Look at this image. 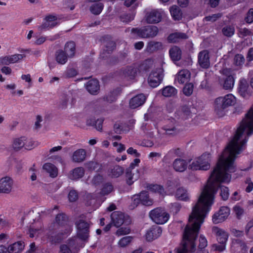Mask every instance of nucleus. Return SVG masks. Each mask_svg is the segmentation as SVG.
I'll return each instance as SVG.
<instances>
[{
  "label": "nucleus",
  "mask_w": 253,
  "mask_h": 253,
  "mask_svg": "<svg viewBox=\"0 0 253 253\" xmlns=\"http://www.w3.org/2000/svg\"><path fill=\"white\" fill-rule=\"evenodd\" d=\"M214 195H201L189 215L188 223L177 253H193L196 251L195 241L201 225L213 204Z\"/></svg>",
  "instance_id": "1"
},
{
  "label": "nucleus",
  "mask_w": 253,
  "mask_h": 253,
  "mask_svg": "<svg viewBox=\"0 0 253 253\" xmlns=\"http://www.w3.org/2000/svg\"><path fill=\"white\" fill-rule=\"evenodd\" d=\"M253 134V106L246 114L238 126V155L246 148L249 137Z\"/></svg>",
  "instance_id": "2"
},
{
  "label": "nucleus",
  "mask_w": 253,
  "mask_h": 253,
  "mask_svg": "<svg viewBox=\"0 0 253 253\" xmlns=\"http://www.w3.org/2000/svg\"><path fill=\"white\" fill-rule=\"evenodd\" d=\"M53 227L55 231L51 233L49 238L52 243L59 242L62 236L67 235L71 231V227L67 224V217L63 213L57 215Z\"/></svg>",
  "instance_id": "3"
},
{
  "label": "nucleus",
  "mask_w": 253,
  "mask_h": 253,
  "mask_svg": "<svg viewBox=\"0 0 253 253\" xmlns=\"http://www.w3.org/2000/svg\"><path fill=\"white\" fill-rule=\"evenodd\" d=\"M236 102V98L232 94H228L224 96L216 98L214 102V109L216 114L222 116L224 114V110Z\"/></svg>",
  "instance_id": "4"
},
{
  "label": "nucleus",
  "mask_w": 253,
  "mask_h": 253,
  "mask_svg": "<svg viewBox=\"0 0 253 253\" xmlns=\"http://www.w3.org/2000/svg\"><path fill=\"white\" fill-rule=\"evenodd\" d=\"M158 32V28L155 26L133 28L131 30L134 37L142 39L153 38L157 35Z\"/></svg>",
  "instance_id": "5"
},
{
  "label": "nucleus",
  "mask_w": 253,
  "mask_h": 253,
  "mask_svg": "<svg viewBox=\"0 0 253 253\" xmlns=\"http://www.w3.org/2000/svg\"><path fill=\"white\" fill-rule=\"evenodd\" d=\"M210 162V155L203 154L193 161L189 165V168L193 170H207L211 168Z\"/></svg>",
  "instance_id": "6"
},
{
  "label": "nucleus",
  "mask_w": 253,
  "mask_h": 253,
  "mask_svg": "<svg viewBox=\"0 0 253 253\" xmlns=\"http://www.w3.org/2000/svg\"><path fill=\"white\" fill-rule=\"evenodd\" d=\"M149 216L152 220L158 224H163L167 222L169 215L161 208H157L150 211Z\"/></svg>",
  "instance_id": "7"
},
{
  "label": "nucleus",
  "mask_w": 253,
  "mask_h": 253,
  "mask_svg": "<svg viewBox=\"0 0 253 253\" xmlns=\"http://www.w3.org/2000/svg\"><path fill=\"white\" fill-rule=\"evenodd\" d=\"M77 229V236L82 240L86 241L88 238L89 224L84 219V216H81L76 222Z\"/></svg>",
  "instance_id": "8"
},
{
  "label": "nucleus",
  "mask_w": 253,
  "mask_h": 253,
  "mask_svg": "<svg viewBox=\"0 0 253 253\" xmlns=\"http://www.w3.org/2000/svg\"><path fill=\"white\" fill-rule=\"evenodd\" d=\"M144 13V18L146 22L149 24H155L161 21L164 12L162 9L147 8Z\"/></svg>",
  "instance_id": "9"
},
{
  "label": "nucleus",
  "mask_w": 253,
  "mask_h": 253,
  "mask_svg": "<svg viewBox=\"0 0 253 253\" xmlns=\"http://www.w3.org/2000/svg\"><path fill=\"white\" fill-rule=\"evenodd\" d=\"M232 72V71L230 69H225L223 70V73L227 76V77L224 79H220L219 82L225 89H231L234 86L235 78L233 75L235 76L236 74H233Z\"/></svg>",
  "instance_id": "10"
},
{
  "label": "nucleus",
  "mask_w": 253,
  "mask_h": 253,
  "mask_svg": "<svg viewBox=\"0 0 253 253\" xmlns=\"http://www.w3.org/2000/svg\"><path fill=\"white\" fill-rule=\"evenodd\" d=\"M14 181L9 176L0 178V194H9L13 191Z\"/></svg>",
  "instance_id": "11"
},
{
  "label": "nucleus",
  "mask_w": 253,
  "mask_h": 253,
  "mask_svg": "<svg viewBox=\"0 0 253 253\" xmlns=\"http://www.w3.org/2000/svg\"><path fill=\"white\" fill-rule=\"evenodd\" d=\"M26 55L23 54H14L3 56L0 57V63L2 65H8L11 64L19 63L22 61Z\"/></svg>",
  "instance_id": "12"
},
{
  "label": "nucleus",
  "mask_w": 253,
  "mask_h": 253,
  "mask_svg": "<svg viewBox=\"0 0 253 253\" xmlns=\"http://www.w3.org/2000/svg\"><path fill=\"white\" fill-rule=\"evenodd\" d=\"M230 209L227 207H221L220 209L212 215V221L214 224L224 221L230 214Z\"/></svg>",
  "instance_id": "13"
},
{
  "label": "nucleus",
  "mask_w": 253,
  "mask_h": 253,
  "mask_svg": "<svg viewBox=\"0 0 253 253\" xmlns=\"http://www.w3.org/2000/svg\"><path fill=\"white\" fill-rule=\"evenodd\" d=\"M163 70L158 69L152 72L148 78L149 84L152 87H156L159 85L163 78Z\"/></svg>",
  "instance_id": "14"
},
{
  "label": "nucleus",
  "mask_w": 253,
  "mask_h": 253,
  "mask_svg": "<svg viewBox=\"0 0 253 253\" xmlns=\"http://www.w3.org/2000/svg\"><path fill=\"white\" fill-rule=\"evenodd\" d=\"M238 93L240 96L244 98H249L251 94V91L248 82L244 79H240L239 86L238 87Z\"/></svg>",
  "instance_id": "15"
},
{
  "label": "nucleus",
  "mask_w": 253,
  "mask_h": 253,
  "mask_svg": "<svg viewBox=\"0 0 253 253\" xmlns=\"http://www.w3.org/2000/svg\"><path fill=\"white\" fill-rule=\"evenodd\" d=\"M163 129L168 135H175L180 131L176 122L173 119L168 122L167 123L163 126Z\"/></svg>",
  "instance_id": "16"
},
{
  "label": "nucleus",
  "mask_w": 253,
  "mask_h": 253,
  "mask_svg": "<svg viewBox=\"0 0 253 253\" xmlns=\"http://www.w3.org/2000/svg\"><path fill=\"white\" fill-rule=\"evenodd\" d=\"M198 63L200 66L207 69L210 67L209 52L207 50H204L199 52L198 54Z\"/></svg>",
  "instance_id": "17"
},
{
  "label": "nucleus",
  "mask_w": 253,
  "mask_h": 253,
  "mask_svg": "<svg viewBox=\"0 0 253 253\" xmlns=\"http://www.w3.org/2000/svg\"><path fill=\"white\" fill-rule=\"evenodd\" d=\"M212 233L215 235L219 243L226 244L228 239V234L224 230L216 226H213L212 228Z\"/></svg>",
  "instance_id": "18"
},
{
  "label": "nucleus",
  "mask_w": 253,
  "mask_h": 253,
  "mask_svg": "<svg viewBox=\"0 0 253 253\" xmlns=\"http://www.w3.org/2000/svg\"><path fill=\"white\" fill-rule=\"evenodd\" d=\"M162 232L161 227L155 226L151 228L146 233L145 237L148 241H152L160 236Z\"/></svg>",
  "instance_id": "19"
},
{
  "label": "nucleus",
  "mask_w": 253,
  "mask_h": 253,
  "mask_svg": "<svg viewBox=\"0 0 253 253\" xmlns=\"http://www.w3.org/2000/svg\"><path fill=\"white\" fill-rule=\"evenodd\" d=\"M111 218L112 223L117 227H120L124 222L125 215L121 211L113 212L111 215Z\"/></svg>",
  "instance_id": "20"
},
{
  "label": "nucleus",
  "mask_w": 253,
  "mask_h": 253,
  "mask_svg": "<svg viewBox=\"0 0 253 253\" xmlns=\"http://www.w3.org/2000/svg\"><path fill=\"white\" fill-rule=\"evenodd\" d=\"M124 172L123 167L119 165L112 166L107 170V175L111 178H117L122 175Z\"/></svg>",
  "instance_id": "21"
},
{
  "label": "nucleus",
  "mask_w": 253,
  "mask_h": 253,
  "mask_svg": "<svg viewBox=\"0 0 253 253\" xmlns=\"http://www.w3.org/2000/svg\"><path fill=\"white\" fill-rule=\"evenodd\" d=\"M146 97L143 94H139L132 98L129 101L131 108L135 109L142 105L145 101Z\"/></svg>",
  "instance_id": "22"
},
{
  "label": "nucleus",
  "mask_w": 253,
  "mask_h": 253,
  "mask_svg": "<svg viewBox=\"0 0 253 253\" xmlns=\"http://www.w3.org/2000/svg\"><path fill=\"white\" fill-rule=\"evenodd\" d=\"M86 88L90 94H96L99 90L98 81L95 79L89 81L86 84Z\"/></svg>",
  "instance_id": "23"
},
{
  "label": "nucleus",
  "mask_w": 253,
  "mask_h": 253,
  "mask_svg": "<svg viewBox=\"0 0 253 253\" xmlns=\"http://www.w3.org/2000/svg\"><path fill=\"white\" fill-rule=\"evenodd\" d=\"M173 167L175 171L183 172L187 168V163L183 159H176L173 163Z\"/></svg>",
  "instance_id": "24"
},
{
  "label": "nucleus",
  "mask_w": 253,
  "mask_h": 253,
  "mask_svg": "<svg viewBox=\"0 0 253 253\" xmlns=\"http://www.w3.org/2000/svg\"><path fill=\"white\" fill-rule=\"evenodd\" d=\"M86 151L84 149H79L75 151L72 156V160L74 162L80 163L85 160Z\"/></svg>",
  "instance_id": "25"
},
{
  "label": "nucleus",
  "mask_w": 253,
  "mask_h": 253,
  "mask_svg": "<svg viewBox=\"0 0 253 253\" xmlns=\"http://www.w3.org/2000/svg\"><path fill=\"white\" fill-rule=\"evenodd\" d=\"M191 74L187 69H183L180 71L177 76V80L180 84L187 82L190 79Z\"/></svg>",
  "instance_id": "26"
},
{
  "label": "nucleus",
  "mask_w": 253,
  "mask_h": 253,
  "mask_svg": "<svg viewBox=\"0 0 253 253\" xmlns=\"http://www.w3.org/2000/svg\"><path fill=\"white\" fill-rule=\"evenodd\" d=\"M175 196L177 200L187 201L189 200V195L186 189L183 187L178 188L175 194Z\"/></svg>",
  "instance_id": "27"
},
{
  "label": "nucleus",
  "mask_w": 253,
  "mask_h": 253,
  "mask_svg": "<svg viewBox=\"0 0 253 253\" xmlns=\"http://www.w3.org/2000/svg\"><path fill=\"white\" fill-rule=\"evenodd\" d=\"M133 169H127L126 171V177L127 183L131 185L134 181L136 180L139 177V173L136 171V173H134L132 171Z\"/></svg>",
  "instance_id": "28"
},
{
  "label": "nucleus",
  "mask_w": 253,
  "mask_h": 253,
  "mask_svg": "<svg viewBox=\"0 0 253 253\" xmlns=\"http://www.w3.org/2000/svg\"><path fill=\"white\" fill-rule=\"evenodd\" d=\"M26 138L25 137H21L19 138H14L13 140L11 146L12 149L15 151H18L24 147Z\"/></svg>",
  "instance_id": "29"
},
{
  "label": "nucleus",
  "mask_w": 253,
  "mask_h": 253,
  "mask_svg": "<svg viewBox=\"0 0 253 253\" xmlns=\"http://www.w3.org/2000/svg\"><path fill=\"white\" fill-rule=\"evenodd\" d=\"M138 71V66L135 64L127 67L124 71L123 74L125 77L131 79L134 78Z\"/></svg>",
  "instance_id": "30"
},
{
  "label": "nucleus",
  "mask_w": 253,
  "mask_h": 253,
  "mask_svg": "<svg viewBox=\"0 0 253 253\" xmlns=\"http://www.w3.org/2000/svg\"><path fill=\"white\" fill-rule=\"evenodd\" d=\"M24 242L18 241L13 243L8 247V252L9 253H19L24 249Z\"/></svg>",
  "instance_id": "31"
},
{
  "label": "nucleus",
  "mask_w": 253,
  "mask_h": 253,
  "mask_svg": "<svg viewBox=\"0 0 253 253\" xmlns=\"http://www.w3.org/2000/svg\"><path fill=\"white\" fill-rule=\"evenodd\" d=\"M84 174V170L82 167H78L73 169L70 174L69 178L72 180H77L82 178Z\"/></svg>",
  "instance_id": "32"
},
{
  "label": "nucleus",
  "mask_w": 253,
  "mask_h": 253,
  "mask_svg": "<svg viewBox=\"0 0 253 253\" xmlns=\"http://www.w3.org/2000/svg\"><path fill=\"white\" fill-rule=\"evenodd\" d=\"M169 54L173 61H177L181 59V51L178 46L172 47L169 50Z\"/></svg>",
  "instance_id": "33"
},
{
  "label": "nucleus",
  "mask_w": 253,
  "mask_h": 253,
  "mask_svg": "<svg viewBox=\"0 0 253 253\" xmlns=\"http://www.w3.org/2000/svg\"><path fill=\"white\" fill-rule=\"evenodd\" d=\"M76 51V45L74 42H69L66 43L64 47V52L69 58L74 56Z\"/></svg>",
  "instance_id": "34"
},
{
  "label": "nucleus",
  "mask_w": 253,
  "mask_h": 253,
  "mask_svg": "<svg viewBox=\"0 0 253 253\" xmlns=\"http://www.w3.org/2000/svg\"><path fill=\"white\" fill-rule=\"evenodd\" d=\"M188 38L187 35L183 33H174L170 34L168 37V40L171 42H176L181 40H185Z\"/></svg>",
  "instance_id": "35"
},
{
  "label": "nucleus",
  "mask_w": 253,
  "mask_h": 253,
  "mask_svg": "<svg viewBox=\"0 0 253 253\" xmlns=\"http://www.w3.org/2000/svg\"><path fill=\"white\" fill-rule=\"evenodd\" d=\"M68 58V55L63 50H58L55 53L56 60L59 64H65L67 62Z\"/></svg>",
  "instance_id": "36"
},
{
  "label": "nucleus",
  "mask_w": 253,
  "mask_h": 253,
  "mask_svg": "<svg viewBox=\"0 0 253 253\" xmlns=\"http://www.w3.org/2000/svg\"><path fill=\"white\" fill-rule=\"evenodd\" d=\"M43 169L46 170L52 177L57 176L58 170L56 167L51 163H45L43 166Z\"/></svg>",
  "instance_id": "37"
},
{
  "label": "nucleus",
  "mask_w": 253,
  "mask_h": 253,
  "mask_svg": "<svg viewBox=\"0 0 253 253\" xmlns=\"http://www.w3.org/2000/svg\"><path fill=\"white\" fill-rule=\"evenodd\" d=\"M208 245V242L206 238L202 235H200L199 238V244L196 253H209V252L204 250Z\"/></svg>",
  "instance_id": "38"
},
{
  "label": "nucleus",
  "mask_w": 253,
  "mask_h": 253,
  "mask_svg": "<svg viewBox=\"0 0 253 253\" xmlns=\"http://www.w3.org/2000/svg\"><path fill=\"white\" fill-rule=\"evenodd\" d=\"M170 12L173 19L179 20L182 18V13L180 8L176 5H173L170 8Z\"/></svg>",
  "instance_id": "39"
},
{
  "label": "nucleus",
  "mask_w": 253,
  "mask_h": 253,
  "mask_svg": "<svg viewBox=\"0 0 253 253\" xmlns=\"http://www.w3.org/2000/svg\"><path fill=\"white\" fill-rule=\"evenodd\" d=\"M162 46V44L161 42L151 41L148 43L146 50L148 52H152L161 48Z\"/></svg>",
  "instance_id": "40"
},
{
  "label": "nucleus",
  "mask_w": 253,
  "mask_h": 253,
  "mask_svg": "<svg viewBox=\"0 0 253 253\" xmlns=\"http://www.w3.org/2000/svg\"><path fill=\"white\" fill-rule=\"evenodd\" d=\"M177 93V90L173 86H168L162 90V94L165 97H171Z\"/></svg>",
  "instance_id": "41"
},
{
  "label": "nucleus",
  "mask_w": 253,
  "mask_h": 253,
  "mask_svg": "<svg viewBox=\"0 0 253 253\" xmlns=\"http://www.w3.org/2000/svg\"><path fill=\"white\" fill-rule=\"evenodd\" d=\"M141 203L145 206H151L153 204V200L149 197L147 192L143 191L140 193Z\"/></svg>",
  "instance_id": "42"
},
{
  "label": "nucleus",
  "mask_w": 253,
  "mask_h": 253,
  "mask_svg": "<svg viewBox=\"0 0 253 253\" xmlns=\"http://www.w3.org/2000/svg\"><path fill=\"white\" fill-rule=\"evenodd\" d=\"M147 188L150 191L160 195H163L165 193L163 187L158 184H151L149 185Z\"/></svg>",
  "instance_id": "43"
},
{
  "label": "nucleus",
  "mask_w": 253,
  "mask_h": 253,
  "mask_svg": "<svg viewBox=\"0 0 253 253\" xmlns=\"http://www.w3.org/2000/svg\"><path fill=\"white\" fill-rule=\"evenodd\" d=\"M103 8V5L101 3L93 4L90 7V10L92 13L98 15L101 13Z\"/></svg>",
  "instance_id": "44"
},
{
  "label": "nucleus",
  "mask_w": 253,
  "mask_h": 253,
  "mask_svg": "<svg viewBox=\"0 0 253 253\" xmlns=\"http://www.w3.org/2000/svg\"><path fill=\"white\" fill-rule=\"evenodd\" d=\"M135 14L134 13H125L121 15L120 17V20L125 23H127L133 20L134 18Z\"/></svg>",
  "instance_id": "45"
},
{
  "label": "nucleus",
  "mask_w": 253,
  "mask_h": 253,
  "mask_svg": "<svg viewBox=\"0 0 253 253\" xmlns=\"http://www.w3.org/2000/svg\"><path fill=\"white\" fill-rule=\"evenodd\" d=\"M24 146L25 149L32 150L38 145V143L32 139H28L26 138V140L24 143Z\"/></svg>",
  "instance_id": "46"
},
{
  "label": "nucleus",
  "mask_w": 253,
  "mask_h": 253,
  "mask_svg": "<svg viewBox=\"0 0 253 253\" xmlns=\"http://www.w3.org/2000/svg\"><path fill=\"white\" fill-rule=\"evenodd\" d=\"M140 203H141V198L140 194L139 195H135L131 198V203L130 206L131 209L136 208Z\"/></svg>",
  "instance_id": "47"
},
{
  "label": "nucleus",
  "mask_w": 253,
  "mask_h": 253,
  "mask_svg": "<svg viewBox=\"0 0 253 253\" xmlns=\"http://www.w3.org/2000/svg\"><path fill=\"white\" fill-rule=\"evenodd\" d=\"M113 190V187L112 185L110 183H106L104 185L101 191L100 192V194L103 196L108 195Z\"/></svg>",
  "instance_id": "48"
},
{
  "label": "nucleus",
  "mask_w": 253,
  "mask_h": 253,
  "mask_svg": "<svg viewBox=\"0 0 253 253\" xmlns=\"http://www.w3.org/2000/svg\"><path fill=\"white\" fill-rule=\"evenodd\" d=\"M70 99L71 97L69 96L66 95H63L59 102V107L62 109L66 108Z\"/></svg>",
  "instance_id": "49"
},
{
  "label": "nucleus",
  "mask_w": 253,
  "mask_h": 253,
  "mask_svg": "<svg viewBox=\"0 0 253 253\" xmlns=\"http://www.w3.org/2000/svg\"><path fill=\"white\" fill-rule=\"evenodd\" d=\"M193 91V84H186L183 89V93L186 96L191 95Z\"/></svg>",
  "instance_id": "50"
},
{
  "label": "nucleus",
  "mask_w": 253,
  "mask_h": 253,
  "mask_svg": "<svg viewBox=\"0 0 253 253\" xmlns=\"http://www.w3.org/2000/svg\"><path fill=\"white\" fill-rule=\"evenodd\" d=\"M132 238L130 236H126L122 238L118 242L119 245L121 247H125L131 241Z\"/></svg>",
  "instance_id": "51"
},
{
  "label": "nucleus",
  "mask_w": 253,
  "mask_h": 253,
  "mask_svg": "<svg viewBox=\"0 0 253 253\" xmlns=\"http://www.w3.org/2000/svg\"><path fill=\"white\" fill-rule=\"evenodd\" d=\"M234 29L231 26H226L222 29V33L224 35L227 37H231L234 33Z\"/></svg>",
  "instance_id": "52"
},
{
  "label": "nucleus",
  "mask_w": 253,
  "mask_h": 253,
  "mask_svg": "<svg viewBox=\"0 0 253 253\" xmlns=\"http://www.w3.org/2000/svg\"><path fill=\"white\" fill-rule=\"evenodd\" d=\"M245 21L248 24H251L253 22V8H250L248 11L245 18Z\"/></svg>",
  "instance_id": "53"
},
{
  "label": "nucleus",
  "mask_w": 253,
  "mask_h": 253,
  "mask_svg": "<svg viewBox=\"0 0 253 253\" xmlns=\"http://www.w3.org/2000/svg\"><path fill=\"white\" fill-rule=\"evenodd\" d=\"M220 196L223 200H226L229 197V190L227 187L225 186L220 187Z\"/></svg>",
  "instance_id": "54"
},
{
  "label": "nucleus",
  "mask_w": 253,
  "mask_h": 253,
  "mask_svg": "<svg viewBox=\"0 0 253 253\" xmlns=\"http://www.w3.org/2000/svg\"><path fill=\"white\" fill-rule=\"evenodd\" d=\"M130 231V229L128 227H121L117 230L116 234L118 236H121L129 234Z\"/></svg>",
  "instance_id": "55"
},
{
  "label": "nucleus",
  "mask_w": 253,
  "mask_h": 253,
  "mask_svg": "<svg viewBox=\"0 0 253 253\" xmlns=\"http://www.w3.org/2000/svg\"><path fill=\"white\" fill-rule=\"evenodd\" d=\"M56 25L54 23H50L47 21L44 22L41 26L39 27V29L40 30H44L45 29H49L53 28Z\"/></svg>",
  "instance_id": "56"
},
{
  "label": "nucleus",
  "mask_w": 253,
  "mask_h": 253,
  "mask_svg": "<svg viewBox=\"0 0 253 253\" xmlns=\"http://www.w3.org/2000/svg\"><path fill=\"white\" fill-rule=\"evenodd\" d=\"M238 245L241 249V253H248L249 248L245 241L238 239Z\"/></svg>",
  "instance_id": "57"
},
{
  "label": "nucleus",
  "mask_w": 253,
  "mask_h": 253,
  "mask_svg": "<svg viewBox=\"0 0 253 253\" xmlns=\"http://www.w3.org/2000/svg\"><path fill=\"white\" fill-rule=\"evenodd\" d=\"M253 227V219L250 220L246 224L245 228V234L249 238L252 239V238L250 237V231Z\"/></svg>",
  "instance_id": "58"
},
{
  "label": "nucleus",
  "mask_w": 253,
  "mask_h": 253,
  "mask_svg": "<svg viewBox=\"0 0 253 253\" xmlns=\"http://www.w3.org/2000/svg\"><path fill=\"white\" fill-rule=\"evenodd\" d=\"M153 65V61L151 59H147L141 65L140 67L145 70H147Z\"/></svg>",
  "instance_id": "59"
},
{
  "label": "nucleus",
  "mask_w": 253,
  "mask_h": 253,
  "mask_svg": "<svg viewBox=\"0 0 253 253\" xmlns=\"http://www.w3.org/2000/svg\"><path fill=\"white\" fill-rule=\"evenodd\" d=\"M68 198L70 202H75L78 198V194L76 191L71 190L68 194Z\"/></svg>",
  "instance_id": "60"
},
{
  "label": "nucleus",
  "mask_w": 253,
  "mask_h": 253,
  "mask_svg": "<svg viewBox=\"0 0 253 253\" xmlns=\"http://www.w3.org/2000/svg\"><path fill=\"white\" fill-rule=\"evenodd\" d=\"M86 168L90 170H93L97 169L99 164L95 162H89L85 164Z\"/></svg>",
  "instance_id": "61"
},
{
  "label": "nucleus",
  "mask_w": 253,
  "mask_h": 253,
  "mask_svg": "<svg viewBox=\"0 0 253 253\" xmlns=\"http://www.w3.org/2000/svg\"><path fill=\"white\" fill-rule=\"evenodd\" d=\"M245 182L246 184H248L247 187L246 188V191L247 193L251 192L253 189V182L252 181L251 178L248 177Z\"/></svg>",
  "instance_id": "62"
},
{
  "label": "nucleus",
  "mask_w": 253,
  "mask_h": 253,
  "mask_svg": "<svg viewBox=\"0 0 253 253\" xmlns=\"http://www.w3.org/2000/svg\"><path fill=\"white\" fill-rule=\"evenodd\" d=\"M103 177L100 174H97L94 176L92 179V183L94 185H98L101 183L103 181Z\"/></svg>",
  "instance_id": "63"
},
{
  "label": "nucleus",
  "mask_w": 253,
  "mask_h": 253,
  "mask_svg": "<svg viewBox=\"0 0 253 253\" xmlns=\"http://www.w3.org/2000/svg\"><path fill=\"white\" fill-rule=\"evenodd\" d=\"M59 253H72V251L67 245H62L60 247Z\"/></svg>",
  "instance_id": "64"
}]
</instances>
